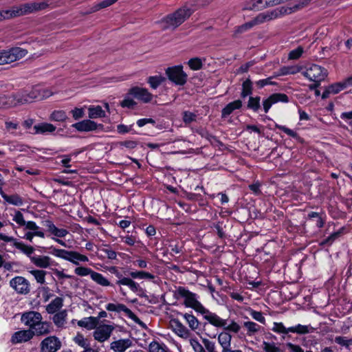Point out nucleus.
I'll use <instances>...</instances> for the list:
<instances>
[{"label":"nucleus","instance_id":"36","mask_svg":"<svg viewBox=\"0 0 352 352\" xmlns=\"http://www.w3.org/2000/svg\"><path fill=\"white\" fill-rule=\"evenodd\" d=\"M89 118L90 119H96L99 118H104L106 116L104 111L102 107L97 106H89L88 107Z\"/></svg>","mask_w":352,"mask_h":352},{"label":"nucleus","instance_id":"57","mask_svg":"<svg viewBox=\"0 0 352 352\" xmlns=\"http://www.w3.org/2000/svg\"><path fill=\"white\" fill-rule=\"evenodd\" d=\"M329 87L332 94H336L341 91L342 90L346 89V86L344 83V81L333 83L329 85Z\"/></svg>","mask_w":352,"mask_h":352},{"label":"nucleus","instance_id":"46","mask_svg":"<svg viewBox=\"0 0 352 352\" xmlns=\"http://www.w3.org/2000/svg\"><path fill=\"white\" fill-rule=\"evenodd\" d=\"M166 80V78L162 76H153L148 78V83L152 89H157L162 82Z\"/></svg>","mask_w":352,"mask_h":352},{"label":"nucleus","instance_id":"54","mask_svg":"<svg viewBox=\"0 0 352 352\" xmlns=\"http://www.w3.org/2000/svg\"><path fill=\"white\" fill-rule=\"evenodd\" d=\"M189 343L194 352H206L204 348L196 338H190Z\"/></svg>","mask_w":352,"mask_h":352},{"label":"nucleus","instance_id":"1","mask_svg":"<svg viewBox=\"0 0 352 352\" xmlns=\"http://www.w3.org/2000/svg\"><path fill=\"white\" fill-rule=\"evenodd\" d=\"M174 296L177 298H184V304L186 307H190L197 312L201 314L203 318L210 324L215 327H223L233 331H237L239 326L234 320L223 319L217 314L205 308L197 300V295L190 292L184 287H179L174 292Z\"/></svg>","mask_w":352,"mask_h":352},{"label":"nucleus","instance_id":"45","mask_svg":"<svg viewBox=\"0 0 352 352\" xmlns=\"http://www.w3.org/2000/svg\"><path fill=\"white\" fill-rule=\"evenodd\" d=\"M252 82L250 78H247L243 81L242 84V91L241 93V96L242 98H245L248 96H250L252 94Z\"/></svg>","mask_w":352,"mask_h":352},{"label":"nucleus","instance_id":"12","mask_svg":"<svg viewBox=\"0 0 352 352\" xmlns=\"http://www.w3.org/2000/svg\"><path fill=\"white\" fill-rule=\"evenodd\" d=\"M61 347L60 339L55 336H50L43 339L40 344L41 352H56Z\"/></svg>","mask_w":352,"mask_h":352},{"label":"nucleus","instance_id":"4","mask_svg":"<svg viewBox=\"0 0 352 352\" xmlns=\"http://www.w3.org/2000/svg\"><path fill=\"white\" fill-rule=\"evenodd\" d=\"M28 54V51L21 47H12L8 50L0 52V65L9 64L23 58Z\"/></svg>","mask_w":352,"mask_h":352},{"label":"nucleus","instance_id":"13","mask_svg":"<svg viewBox=\"0 0 352 352\" xmlns=\"http://www.w3.org/2000/svg\"><path fill=\"white\" fill-rule=\"evenodd\" d=\"M0 241H3L5 242H13L14 247L19 250L30 258V256H32V254L34 251V249L32 246L27 245L21 241H17L14 237L7 236L3 233H0Z\"/></svg>","mask_w":352,"mask_h":352},{"label":"nucleus","instance_id":"31","mask_svg":"<svg viewBox=\"0 0 352 352\" xmlns=\"http://www.w3.org/2000/svg\"><path fill=\"white\" fill-rule=\"evenodd\" d=\"M63 306V298L56 297L46 306V311L50 314L56 313Z\"/></svg>","mask_w":352,"mask_h":352},{"label":"nucleus","instance_id":"52","mask_svg":"<svg viewBox=\"0 0 352 352\" xmlns=\"http://www.w3.org/2000/svg\"><path fill=\"white\" fill-rule=\"evenodd\" d=\"M260 100L261 98L259 96H250L248 102V108L255 112L258 111L261 107Z\"/></svg>","mask_w":352,"mask_h":352},{"label":"nucleus","instance_id":"62","mask_svg":"<svg viewBox=\"0 0 352 352\" xmlns=\"http://www.w3.org/2000/svg\"><path fill=\"white\" fill-rule=\"evenodd\" d=\"M197 115L190 111H184L183 113V121L185 124H190L196 120Z\"/></svg>","mask_w":352,"mask_h":352},{"label":"nucleus","instance_id":"55","mask_svg":"<svg viewBox=\"0 0 352 352\" xmlns=\"http://www.w3.org/2000/svg\"><path fill=\"white\" fill-rule=\"evenodd\" d=\"M206 351L207 352H219L217 345L214 342L210 340L207 338L202 340Z\"/></svg>","mask_w":352,"mask_h":352},{"label":"nucleus","instance_id":"20","mask_svg":"<svg viewBox=\"0 0 352 352\" xmlns=\"http://www.w3.org/2000/svg\"><path fill=\"white\" fill-rule=\"evenodd\" d=\"M31 262L39 268H47L52 265V260L48 256L34 255L30 256Z\"/></svg>","mask_w":352,"mask_h":352},{"label":"nucleus","instance_id":"41","mask_svg":"<svg viewBox=\"0 0 352 352\" xmlns=\"http://www.w3.org/2000/svg\"><path fill=\"white\" fill-rule=\"evenodd\" d=\"M149 352H170L166 344L157 341H152L148 345Z\"/></svg>","mask_w":352,"mask_h":352},{"label":"nucleus","instance_id":"50","mask_svg":"<svg viewBox=\"0 0 352 352\" xmlns=\"http://www.w3.org/2000/svg\"><path fill=\"white\" fill-rule=\"evenodd\" d=\"M91 279L102 286L110 285L109 281L101 274L94 272L91 274Z\"/></svg>","mask_w":352,"mask_h":352},{"label":"nucleus","instance_id":"2","mask_svg":"<svg viewBox=\"0 0 352 352\" xmlns=\"http://www.w3.org/2000/svg\"><path fill=\"white\" fill-rule=\"evenodd\" d=\"M192 13L191 10L186 6L178 9L175 12L168 15L162 20L163 28L175 30L183 23Z\"/></svg>","mask_w":352,"mask_h":352},{"label":"nucleus","instance_id":"11","mask_svg":"<svg viewBox=\"0 0 352 352\" xmlns=\"http://www.w3.org/2000/svg\"><path fill=\"white\" fill-rule=\"evenodd\" d=\"M25 232L22 239L32 242L34 237L38 236L41 238L45 237V233L41 228L38 226L33 221H28L26 226L23 229Z\"/></svg>","mask_w":352,"mask_h":352},{"label":"nucleus","instance_id":"21","mask_svg":"<svg viewBox=\"0 0 352 352\" xmlns=\"http://www.w3.org/2000/svg\"><path fill=\"white\" fill-rule=\"evenodd\" d=\"M56 129V127L52 124L42 122L35 124L33 126V131L32 133L46 135L54 132Z\"/></svg>","mask_w":352,"mask_h":352},{"label":"nucleus","instance_id":"23","mask_svg":"<svg viewBox=\"0 0 352 352\" xmlns=\"http://www.w3.org/2000/svg\"><path fill=\"white\" fill-rule=\"evenodd\" d=\"M243 327L246 331V336L248 337H253L259 333L262 329L261 326L257 323L247 320L243 323Z\"/></svg>","mask_w":352,"mask_h":352},{"label":"nucleus","instance_id":"27","mask_svg":"<svg viewBox=\"0 0 352 352\" xmlns=\"http://www.w3.org/2000/svg\"><path fill=\"white\" fill-rule=\"evenodd\" d=\"M45 225L47 228L48 231L54 235L56 238H63L69 233L66 229L57 228L50 221H46Z\"/></svg>","mask_w":352,"mask_h":352},{"label":"nucleus","instance_id":"14","mask_svg":"<svg viewBox=\"0 0 352 352\" xmlns=\"http://www.w3.org/2000/svg\"><path fill=\"white\" fill-rule=\"evenodd\" d=\"M43 320V317L39 312L30 311L22 314L21 320L25 325L33 329L34 327Z\"/></svg>","mask_w":352,"mask_h":352},{"label":"nucleus","instance_id":"24","mask_svg":"<svg viewBox=\"0 0 352 352\" xmlns=\"http://www.w3.org/2000/svg\"><path fill=\"white\" fill-rule=\"evenodd\" d=\"M0 195L9 204L16 206H21L23 204V198L17 194L8 195L2 190V188H0Z\"/></svg>","mask_w":352,"mask_h":352},{"label":"nucleus","instance_id":"48","mask_svg":"<svg viewBox=\"0 0 352 352\" xmlns=\"http://www.w3.org/2000/svg\"><path fill=\"white\" fill-rule=\"evenodd\" d=\"M73 340L76 344L84 349L90 346L89 341L82 333H78Z\"/></svg>","mask_w":352,"mask_h":352},{"label":"nucleus","instance_id":"15","mask_svg":"<svg viewBox=\"0 0 352 352\" xmlns=\"http://www.w3.org/2000/svg\"><path fill=\"white\" fill-rule=\"evenodd\" d=\"M288 102L289 98L286 94L282 93L273 94L263 101V109L265 113H267L273 104L278 102L287 103Z\"/></svg>","mask_w":352,"mask_h":352},{"label":"nucleus","instance_id":"56","mask_svg":"<svg viewBox=\"0 0 352 352\" xmlns=\"http://www.w3.org/2000/svg\"><path fill=\"white\" fill-rule=\"evenodd\" d=\"M252 28V24L250 23V21H248L241 25L236 27L234 31L233 36H237L239 34H243Z\"/></svg>","mask_w":352,"mask_h":352},{"label":"nucleus","instance_id":"22","mask_svg":"<svg viewBox=\"0 0 352 352\" xmlns=\"http://www.w3.org/2000/svg\"><path fill=\"white\" fill-rule=\"evenodd\" d=\"M132 345V342L130 339H120L113 341L110 344V348L114 352H124Z\"/></svg>","mask_w":352,"mask_h":352},{"label":"nucleus","instance_id":"8","mask_svg":"<svg viewBox=\"0 0 352 352\" xmlns=\"http://www.w3.org/2000/svg\"><path fill=\"white\" fill-rule=\"evenodd\" d=\"M236 324L239 327L237 331H233L232 330H230V329H227L226 327H218V328H222L224 330V331L220 332L217 335V340H218L219 344L221 347V352H227L229 349H231V342H232V336L231 335L230 333H233L235 334L239 333L241 329V326L238 322H236Z\"/></svg>","mask_w":352,"mask_h":352},{"label":"nucleus","instance_id":"3","mask_svg":"<svg viewBox=\"0 0 352 352\" xmlns=\"http://www.w3.org/2000/svg\"><path fill=\"white\" fill-rule=\"evenodd\" d=\"M51 253L56 257L61 258L64 260L78 265L79 262H87L88 257L75 251H68L63 249H58L51 247Z\"/></svg>","mask_w":352,"mask_h":352},{"label":"nucleus","instance_id":"39","mask_svg":"<svg viewBox=\"0 0 352 352\" xmlns=\"http://www.w3.org/2000/svg\"><path fill=\"white\" fill-rule=\"evenodd\" d=\"M124 312L125 316L128 318L133 320L137 323H140V320L138 317L129 308H127L124 305L121 303H117V311L118 313Z\"/></svg>","mask_w":352,"mask_h":352},{"label":"nucleus","instance_id":"28","mask_svg":"<svg viewBox=\"0 0 352 352\" xmlns=\"http://www.w3.org/2000/svg\"><path fill=\"white\" fill-rule=\"evenodd\" d=\"M267 0H250L246 2L243 10H262L269 7Z\"/></svg>","mask_w":352,"mask_h":352},{"label":"nucleus","instance_id":"19","mask_svg":"<svg viewBox=\"0 0 352 352\" xmlns=\"http://www.w3.org/2000/svg\"><path fill=\"white\" fill-rule=\"evenodd\" d=\"M34 337V333L32 329L21 330L15 332L11 338L14 344L25 342L30 340Z\"/></svg>","mask_w":352,"mask_h":352},{"label":"nucleus","instance_id":"60","mask_svg":"<svg viewBox=\"0 0 352 352\" xmlns=\"http://www.w3.org/2000/svg\"><path fill=\"white\" fill-rule=\"evenodd\" d=\"M335 342L342 346L348 348L352 344V339H347L346 337L336 336L335 338Z\"/></svg>","mask_w":352,"mask_h":352},{"label":"nucleus","instance_id":"5","mask_svg":"<svg viewBox=\"0 0 352 352\" xmlns=\"http://www.w3.org/2000/svg\"><path fill=\"white\" fill-rule=\"evenodd\" d=\"M48 6L47 1H39V2H31L16 8L13 10L11 13V16H21L27 14H30L34 12L39 11L45 9Z\"/></svg>","mask_w":352,"mask_h":352},{"label":"nucleus","instance_id":"49","mask_svg":"<svg viewBox=\"0 0 352 352\" xmlns=\"http://www.w3.org/2000/svg\"><path fill=\"white\" fill-rule=\"evenodd\" d=\"M50 119L56 122H65L67 119V116L65 111L57 110L51 113Z\"/></svg>","mask_w":352,"mask_h":352},{"label":"nucleus","instance_id":"30","mask_svg":"<svg viewBox=\"0 0 352 352\" xmlns=\"http://www.w3.org/2000/svg\"><path fill=\"white\" fill-rule=\"evenodd\" d=\"M242 107V101L236 100L228 103L221 111V116L226 118L230 115L234 110L241 109Z\"/></svg>","mask_w":352,"mask_h":352},{"label":"nucleus","instance_id":"26","mask_svg":"<svg viewBox=\"0 0 352 352\" xmlns=\"http://www.w3.org/2000/svg\"><path fill=\"white\" fill-rule=\"evenodd\" d=\"M34 336H44L50 333L52 331V327L50 322H43L42 320L32 329Z\"/></svg>","mask_w":352,"mask_h":352},{"label":"nucleus","instance_id":"34","mask_svg":"<svg viewBox=\"0 0 352 352\" xmlns=\"http://www.w3.org/2000/svg\"><path fill=\"white\" fill-rule=\"evenodd\" d=\"M311 1V0H301L298 3H296L292 6L287 8L283 7L280 12L285 14H291L307 6Z\"/></svg>","mask_w":352,"mask_h":352},{"label":"nucleus","instance_id":"16","mask_svg":"<svg viewBox=\"0 0 352 352\" xmlns=\"http://www.w3.org/2000/svg\"><path fill=\"white\" fill-rule=\"evenodd\" d=\"M72 126L79 132L94 131L103 127L102 124H97L91 120H84L73 124Z\"/></svg>","mask_w":352,"mask_h":352},{"label":"nucleus","instance_id":"17","mask_svg":"<svg viewBox=\"0 0 352 352\" xmlns=\"http://www.w3.org/2000/svg\"><path fill=\"white\" fill-rule=\"evenodd\" d=\"M129 94L144 102H149L153 98V95L145 88L133 87L130 89Z\"/></svg>","mask_w":352,"mask_h":352},{"label":"nucleus","instance_id":"64","mask_svg":"<svg viewBox=\"0 0 352 352\" xmlns=\"http://www.w3.org/2000/svg\"><path fill=\"white\" fill-rule=\"evenodd\" d=\"M263 350L265 352H280L278 347L276 346L274 343L263 342Z\"/></svg>","mask_w":352,"mask_h":352},{"label":"nucleus","instance_id":"6","mask_svg":"<svg viewBox=\"0 0 352 352\" xmlns=\"http://www.w3.org/2000/svg\"><path fill=\"white\" fill-rule=\"evenodd\" d=\"M302 74L310 81L320 82L327 76V71L320 65L312 64L307 67Z\"/></svg>","mask_w":352,"mask_h":352},{"label":"nucleus","instance_id":"61","mask_svg":"<svg viewBox=\"0 0 352 352\" xmlns=\"http://www.w3.org/2000/svg\"><path fill=\"white\" fill-rule=\"evenodd\" d=\"M188 64L192 70L200 69L202 67V63L198 58H191L188 60Z\"/></svg>","mask_w":352,"mask_h":352},{"label":"nucleus","instance_id":"37","mask_svg":"<svg viewBox=\"0 0 352 352\" xmlns=\"http://www.w3.org/2000/svg\"><path fill=\"white\" fill-rule=\"evenodd\" d=\"M307 218L309 219H313L316 218V226L318 228H321L324 226L325 220H326V214L324 212H310L307 214Z\"/></svg>","mask_w":352,"mask_h":352},{"label":"nucleus","instance_id":"33","mask_svg":"<svg viewBox=\"0 0 352 352\" xmlns=\"http://www.w3.org/2000/svg\"><path fill=\"white\" fill-rule=\"evenodd\" d=\"M67 316V312L65 309L56 313L52 318L54 324L59 328L65 327Z\"/></svg>","mask_w":352,"mask_h":352},{"label":"nucleus","instance_id":"58","mask_svg":"<svg viewBox=\"0 0 352 352\" xmlns=\"http://www.w3.org/2000/svg\"><path fill=\"white\" fill-rule=\"evenodd\" d=\"M118 0H102L96 3L94 7V11H97L102 8H105L113 4Z\"/></svg>","mask_w":352,"mask_h":352},{"label":"nucleus","instance_id":"9","mask_svg":"<svg viewBox=\"0 0 352 352\" xmlns=\"http://www.w3.org/2000/svg\"><path fill=\"white\" fill-rule=\"evenodd\" d=\"M94 330L93 337L94 340L102 343L110 338L113 331L115 330V325L113 324H98Z\"/></svg>","mask_w":352,"mask_h":352},{"label":"nucleus","instance_id":"53","mask_svg":"<svg viewBox=\"0 0 352 352\" xmlns=\"http://www.w3.org/2000/svg\"><path fill=\"white\" fill-rule=\"evenodd\" d=\"M248 312L254 320L261 324H265V318L263 316V314L261 311H257L251 308H249Z\"/></svg>","mask_w":352,"mask_h":352},{"label":"nucleus","instance_id":"29","mask_svg":"<svg viewBox=\"0 0 352 352\" xmlns=\"http://www.w3.org/2000/svg\"><path fill=\"white\" fill-rule=\"evenodd\" d=\"M14 95H1L0 96V109H10L16 107Z\"/></svg>","mask_w":352,"mask_h":352},{"label":"nucleus","instance_id":"51","mask_svg":"<svg viewBox=\"0 0 352 352\" xmlns=\"http://www.w3.org/2000/svg\"><path fill=\"white\" fill-rule=\"evenodd\" d=\"M277 76H274V74L265 79H261L255 82V85L258 89H262L267 85H276V82L272 80Z\"/></svg>","mask_w":352,"mask_h":352},{"label":"nucleus","instance_id":"35","mask_svg":"<svg viewBox=\"0 0 352 352\" xmlns=\"http://www.w3.org/2000/svg\"><path fill=\"white\" fill-rule=\"evenodd\" d=\"M273 12L271 13H260L252 20L250 21V23L252 24V27H254L255 25H258L259 24L263 23L267 21H270L274 18Z\"/></svg>","mask_w":352,"mask_h":352},{"label":"nucleus","instance_id":"40","mask_svg":"<svg viewBox=\"0 0 352 352\" xmlns=\"http://www.w3.org/2000/svg\"><path fill=\"white\" fill-rule=\"evenodd\" d=\"M116 284H118L119 285L128 286L129 287V289L134 292H137L140 288V285L138 283L135 282L131 278H126V277H124V278L118 280L116 282Z\"/></svg>","mask_w":352,"mask_h":352},{"label":"nucleus","instance_id":"32","mask_svg":"<svg viewBox=\"0 0 352 352\" xmlns=\"http://www.w3.org/2000/svg\"><path fill=\"white\" fill-rule=\"evenodd\" d=\"M288 330L290 331V333H296L302 335L312 333L314 331L315 329L310 324L303 325L298 324L297 325L288 327Z\"/></svg>","mask_w":352,"mask_h":352},{"label":"nucleus","instance_id":"63","mask_svg":"<svg viewBox=\"0 0 352 352\" xmlns=\"http://www.w3.org/2000/svg\"><path fill=\"white\" fill-rule=\"evenodd\" d=\"M75 273L80 276H85L87 275H90L91 276V274L94 272L90 268L85 267H76L74 270Z\"/></svg>","mask_w":352,"mask_h":352},{"label":"nucleus","instance_id":"10","mask_svg":"<svg viewBox=\"0 0 352 352\" xmlns=\"http://www.w3.org/2000/svg\"><path fill=\"white\" fill-rule=\"evenodd\" d=\"M10 286L17 294L27 295L30 292V283L23 276H16L10 280Z\"/></svg>","mask_w":352,"mask_h":352},{"label":"nucleus","instance_id":"18","mask_svg":"<svg viewBox=\"0 0 352 352\" xmlns=\"http://www.w3.org/2000/svg\"><path fill=\"white\" fill-rule=\"evenodd\" d=\"M170 327L174 333L179 337L184 339H187L190 337V331L179 320H172L170 321Z\"/></svg>","mask_w":352,"mask_h":352},{"label":"nucleus","instance_id":"7","mask_svg":"<svg viewBox=\"0 0 352 352\" xmlns=\"http://www.w3.org/2000/svg\"><path fill=\"white\" fill-rule=\"evenodd\" d=\"M168 78L176 85H184L187 82V74L183 71L182 65L168 67L166 69Z\"/></svg>","mask_w":352,"mask_h":352},{"label":"nucleus","instance_id":"47","mask_svg":"<svg viewBox=\"0 0 352 352\" xmlns=\"http://www.w3.org/2000/svg\"><path fill=\"white\" fill-rule=\"evenodd\" d=\"M12 221H14L19 228H24L28 221L25 220L23 214L19 210H15L14 213L12 214Z\"/></svg>","mask_w":352,"mask_h":352},{"label":"nucleus","instance_id":"59","mask_svg":"<svg viewBox=\"0 0 352 352\" xmlns=\"http://www.w3.org/2000/svg\"><path fill=\"white\" fill-rule=\"evenodd\" d=\"M272 331L278 333L287 334L290 333L288 328H286L282 322H274Z\"/></svg>","mask_w":352,"mask_h":352},{"label":"nucleus","instance_id":"43","mask_svg":"<svg viewBox=\"0 0 352 352\" xmlns=\"http://www.w3.org/2000/svg\"><path fill=\"white\" fill-rule=\"evenodd\" d=\"M182 316L192 330L194 331L199 328V322L192 314L186 313Z\"/></svg>","mask_w":352,"mask_h":352},{"label":"nucleus","instance_id":"25","mask_svg":"<svg viewBox=\"0 0 352 352\" xmlns=\"http://www.w3.org/2000/svg\"><path fill=\"white\" fill-rule=\"evenodd\" d=\"M77 324L78 327L87 330H94L98 325V318L94 316L85 317L78 320Z\"/></svg>","mask_w":352,"mask_h":352},{"label":"nucleus","instance_id":"44","mask_svg":"<svg viewBox=\"0 0 352 352\" xmlns=\"http://www.w3.org/2000/svg\"><path fill=\"white\" fill-rule=\"evenodd\" d=\"M130 276L133 278H139V279H147V280H153L155 276L153 273L146 272V271H135L131 272L130 273Z\"/></svg>","mask_w":352,"mask_h":352},{"label":"nucleus","instance_id":"42","mask_svg":"<svg viewBox=\"0 0 352 352\" xmlns=\"http://www.w3.org/2000/svg\"><path fill=\"white\" fill-rule=\"evenodd\" d=\"M30 274L33 276L36 283L41 285L45 283V276L47 272L43 270H32L29 271Z\"/></svg>","mask_w":352,"mask_h":352},{"label":"nucleus","instance_id":"38","mask_svg":"<svg viewBox=\"0 0 352 352\" xmlns=\"http://www.w3.org/2000/svg\"><path fill=\"white\" fill-rule=\"evenodd\" d=\"M300 72V67L296 65L285 66L280 69L278 72H274V76H280L288 74H295Z\"/></svg>","mask_w":352,"mask_h":352}]
</instances>
